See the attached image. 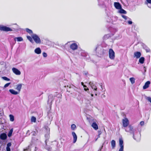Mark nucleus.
Masks as SVG:
<instances>
[{
  "mask_svg": "<svg viewBox=\"0 0 151 151\" xmlns=\"http://www.w3.org/2000/svg\"><path fill=\"white\" fill-rule=\"evenodd\" d=\"M10 117V120L11 121L13 122L14 120V116L12 114H10L9 115Z\"/></svg>",
  "mask_w": 151,
  "mask_h": 151,
  "instance_id": "nucleus-29",
  "label": "nucleus"
},
{
  "mask_svg": "<svg viewBox=\"0 0 151 151\" xmlns=\"http://www.w3.org/2000/svg\"><path fill=\"white\" fill-rule=\"evenodd\" d=\"M145 61V58L143 57H142L139 60V62L141 64L144 63Z\"/></svg>",
  "mask_w": 151,
  "mask_h": 151,
  "instance_id": "nucleus-28",
  "label": "nucleus"
},
{
  "mask_svg": "<svg viewBox=\"0 0 151 151\" xmlns=\"http://www.w3.org/2000/svg\"><path fill=\"white\" fill-rule=\"evenodd\" d=\"M68 42L67 43H66V44H65V45H66V44H67L68 43H69V42Z\"/></svg>",
  "mask_w": 151,
  "mask_h": 151,
  "instance_id": "nucleus-63",
  "label": "nucleus"
},
{
  "mask_svg": "<svg viewBox=\"0 0 151 151\" xmlns=\"http://www.w3.org/2000/svg\"><path fill=\"white\" fill-rule=\"evenodd\" d=\"M98 2H99V5H100V4H99V1L98 0Z\"/></svg>",
  "mask_w": 151,
  "mask_h": 151,
  "instance_id": "nucleus-64",
  "label": "nucleus"
},
{
  "mask_svg": "<svg viewBox=\"0 0 151 151\" xmlns=\"http://www.w3.org/2000/svg\"><path fill=\"white\" fill-rule=\"evenodd\" d=\"M150 81H148L146 82L145 85L143 86V89H145L148 88L149 86V85L150 84Z\"/></svg>",
  "mask_w": 151,
  "mask_h": 151,
  "instance_id": "nucleus-20",
  "label": "nucleus"
},
{
  "mask_svg": "<svg viewBox=\"0 0 151 151\" xmlns=\"http://www.w3.org/2000/svg\"><path fill=\"white\" fill-rule=\"evenodd\" d=\"M100 137V135H99V134L98 135V137Z\"/></svg>",
  "mask_w": 151,
  "mask_h": 151,
  "instance_id": "nucleus-61",
  "label": "nucleus"
},
{
  "mask_svg": "<svg viewBox=\"0 0 151 151\" xmlns=\"http://www.w3.org/2000/svg\"><path fill=\"white\" fill-rule=\"evenodd\" d=\"M6 151H11V150L10 147H6Z\"/></svg>",
  "mask_w": 151,
  "mask_h": 151,
  "instance_id": "nucleus-47",
  "label": "nucleus"
},
{
  "mask_svg": "<svg viewBox=\"0 0 151 151\" xmlns=\"http://www.w3.org/2000/svg\"><path fill=\"white\" fill-rule=\"evenodd\" d=\"M50 113H48V116H49L50 115Z\"/></svg>",
  "mask_w": 151,
  "mask_h": 151,
  "instance_id": "nucleus-59",
  "label": "nucleus"
},
{
  "mask_svg": "<svg viewBox=\"0 0 151 151\" xmlns=\"http://www.w3.org/2000/svg\"><path fill=\"white\" fill-rule=\"evenodd\" d=\"M150 50L149 49L146 50V51L147 52H150Z\"/></svg>",
  "mask_w": 151,
  "mask_h": 151,
  "instance_id": "nucleus-55",
  "label": "nucleus"
},
{
  "mask_svg": "<svg viewBox=\"0 0 151 151\" xmlns=\"http://www.w3.org/2000/svg\"><path fill=\"white\" fill-rule=\"evenodd\" d=\"M88 121L90 124L91 123H93L92 122H95L94 119H88Z\"/></svg>",
  "mask_w": 151,
  "mask_h": 151,
  "instance_id": "nucleus-38",
  "label": "nucleus"
},
{
  "mask_svg": "<svg viewBox=\"0 0 151 151\" xmlns=\"http://www.w3.org/2000/svg\"><path fill=\"white\" fill-rule=\"evenodd\" d=\"M127 22L129 24H132V22L131 21H128Z\"/></svg>",
  "mask_w": 151,
  "mask_h": 151,
  "instance_id": "nucleus-46",
  "label": "nucleus"
},
{
  "mask_svg": "<svg viewBox=\"0 0 151 151\" xmlns=\"http://www.w3.org/2000/svg\"><path fill=\"white\" fill-rule=\"evenodd\" d=\"M98 133H99V135H100L101 134V131H99Z\"/></svg>",
  "mask_w": 151,
  "mask_h": 151,
  "instance_id": "nucleus-53",
  "label": "nucleus"
},
{
  "mask_svg": "<svg viewBox=\"0 0 151 151\" xmlns=\"http://www.w3.org/2000/svg\"><path fill=\"white\" fill-rule=\"evenodd\" d=\"M7 138V136L6 134L5 133H2L0 135V138L2 140H5Z\"/></svg>",
  "mask_w": 151,
  "mask_h": 151,
  "instance_id": "nucleus-14",
  "label": "nucleus"
},
{
  "mask_svg": "<svg viewBox=\"0 0 151 151\" xmlns=\"http://www.w3.org/2000/svg\"><path fill=\"white\" fill-rule=\"evenodd\" d=\"M12 145V144L11 142H9L7 144V147H10Z\"/></svg>",
  "mask_w": 151,
  "mask_h": 151,
  "instance_id": "nucleus-42",
  "label": "nucleus"
},
{
  "mask_svg": "<svg viewBox=\"0 0 151 151\" xmlns=\"http://www.w3.org/2000/svg\"><path fill=\"white\" fill-rule=\"evenodd\" d=\"M89 84L91 86V87L92 86H93L94 85V84L93 82L91 81L89 82Z\"/></svg>",
  "mask_w": 151,
  "mask_h": 151,
  "instance_id": "nucleus-44",
  "label": "nucleus"
},
{
  "mask_svg": "<svg viewBox=\"0 0 151 151\" xmlns=\"http://www.w3.org/2000/svg\"><path fill=\"white\" fill-rule=\"evenodd\" d=\"M91 126L95 130H97L98 129V126L95 122H93Z\"/></svg>",
  "mask_w": 151,
  "mask_h": 151,
  "instance_id": "nucleus-16",
  "label": "nucleus"
},
{
  "mask_svg": "<svg viewBox=\"0 0 151 151\" xmlns=\"http://www.w3.org/2000/svg\"><path fill=\"white\" fill-rule=\"evenodd\" d=\"M45 128L46 130L47 131V134L45 135V136L46 137H47V138H48L49 136L50 129L47 126L45 127Z\"/></svg>",
  "mask_w": 151,
  "mask_h": 151,
  "instance_id": "nucleus-17",
  "label": "nucleus"
},
{
  "mask_svg": "<svg viewBox=\"0 0 151 151\" xmlns=\"http://www.w3.org/2000/svg\"><path fill=\"white\" fill-rule=\"evenodd\" d=\"M27 39L31 42H33L32 38L30 36H27Z\"/></svg>",
  "mask_w": 151,
  "mask_h": 151,
  "instance_id": "nucleus-34",
  "label": "nucleus"
},
{
  "mask_svg": "<svg viewBox=\"0 0 151 151\" xmlns=\"http://www.w3.org/2000/svg\"><path fill=\"white\" fill-rule=\"evenodd\" d=\"M119 12L120 14H127V12L124 9H122V7L121 8L119 9Z\"/></svg>",
  "mask_w": 151,
  "mask_h": 151,
  "instance_id": "nucleus-25",
  "label": "nucleus"
},
{
  "mask_svg": "<svg viewBox=\"0 0 151 151\" xmlns=\"http://www.w3.org/2000/svg\"><path fill=\"white\" fill-rule=\"evenodd\" d=\"M125 128L124 129L125 131L132 134H133V138L134 139L137 141L140 140L141 137L140 133L139 131H137L136 129H134L133 127L131 125Z\"/></svg>",
  "mask_w": 151,
  "mask_h": 151,
  "instance_id": "nucleus-1",
  "label": "nucleus"
},
{
  "mask_svg": "<svg viewBox=\"0 0 151 151\" xmlns=\"http://www.w3.org/2000/svg\"><path fill=\"white\" fill-rule=\"evenodd\" d=\"M144 4L147 5L149 8H151V0H146Z\"/></svg>",
  "mask_w": 151,
  "mask_h": 151,
  "instance_id": "nucleus-15",
  "label": "nucleus"
},
{
  "mask_svg": "<svg viewBox=\"0 0 151 151\" xmlns=\"http://www.w3.org/2000/svg\"><path fill=\"white\" fill-rule=\"evenodd\" d=\"M42 55H43V56L45 58L47 56V54L45 52H43L42 53Z\"/></svg>",
  "mask_w": 151,
  "mask_h": 151,
  "instance_id": "nucleus-41",
  "label": "nucleus"
},
{
  "mask_svg": "<svg viewBox=\"0 0 151 151\" xmlns=\"http://www.w3.org/2000/svg\"><path fill=\"white\" fill-rule=\"evenodd\" d=\"M146 99H147L148 101H149L151 103V97H146Z\"/></svg>",
  "mask_w": 151,
  "mask_h": 151,
  "instance_id": "nucleus-39",
  "label": "nucleus"
},
{
  "mask_svg": "<svg viewBox=\"0 0 151 151\" xmlns=\"http://www.w3.org/2000/svg\"><path fill=\"white\" fill-rule=\"evenodd\" d=\"M102 47L101 46H98L96 48V52L98 53L101 54L102 53V50L101 49Z\"/></svg>",
  "mask_w": 151,
  "mask_h": 151,
  "instance_id": "nucleus-12",
  "label": "nucleus"
},
{
  "mask_svg": "<svg viewBox=\"0 0 151 151\" xmlns=\"http://www.w3.org/2000/svg\"><path fill=\"white\" fill-rule=\"evenodd\" d=\"M141 53L139 52H136L134 53V57L136 58H138L140 57L141 56Z\"/></svg>",
  "mask_w": 151,
  "mask_h": 151,
  "instance_id": "nucleus-18",
  "label": "nucleus"
},
{
  "mask_svg": "<svg viewBox=\"0 0 151 151\" xmlns=\"http://www.w3.org/2000/svg\"><path fill=\"white\" fill-rule=\"evenodd\" d=\"M81 85L83 86L84 85V83L83 82H81Z\"/></svg>",
  "mask_w": 151,
  "mask_h": 151,
  "instance_id": "nucleus-58",
  "label": "nucleus"
},
{
  "mask_svg": "<svg viewBox=\"0 0 151 151\" xmlns=\"http://www.w3.org/2000/svg\"><path fill=\"white\" fill-rule=\"evenodd\" d=\"M123 127H127L129 124V121L128 119L127 118L123 119L122 120Z\"/></svg>",
  "mask_w": 151,
  "mask_h": 151,
  "instance_id": "nucleus-8",
  "label": "nucleus"
},
{
  "mask_svg": "<svg viewBox=\"0 0 151 151\" xmlns=\"http://www.w3.org/2000/svg\"><path fill=\"white\" fill-rule=\"evenodd\" d=\"M91 88H92V89H93L94 88H96V86L95 85H93V86H91Z\"/></svg>",
  "mask_w": 151,
  "mask_h": 151,
  "instance_id": "nucleus-49",
  "label": "nucleus"
},
{
  "mask_svg": "<svg viewBox=\"0 0 151 151\" xmlns=\"http://www.w3.org/2000/svg\"><path fill=\"white\" fill-rule=\"evenodd\" d=\"M16 39L17 40V41L18 42H20L23 40V38L21 37H18L15 38L14 40L15 41H16Z\"/></svg>",
  "mask_w": 151,
  "mask_h": 151,
  "instance_id": "nucleus-26",
  "label": "nucleus"
},
{
  "mask_svg": "<svg viewBox=\"0 0 151 151\" xmlns=\"http://www.w3.org/2000/svg\"><path fill=\"white\" fill-rule=\"evenodd\" d=\"M22 85H23L22 84H19L16 86V89L19 91V92L20 91Z\"/></svg>",
  "mask_w": 151,
  "mask_h": 151,
  "instance_id": "nucleus-23",
  "label": "nucleus"
},
{
  "mask_svg": "<svg viewBox=\"0 0 151 151\" xmlns=\"http://www.w3.org/2000/svg\"><path fill=\"white\" fill-rule=\"evenodd\" d=\"M26 30L27 32L29 33V34H31L33 33L32 31L28 28H26Z\"/></svg>",
  "mask_w": 151,
  "mask_h": 151,
  "instance_id": "nucleus-31",
  "label": "nucleus"
},
{
  "mask_svg": "<svg viewBox=\"0 0 151 151\" xmlns=\"http://www.w3.org/2000/svg\"><path fill=\"white\" fill-rule=\"evenodd\" d=\"M94 93H95V95L96 96L97 95V93L96 91H94Z\"/></svg>",
  "mask_w": 151,
  "mask_h": 151,
  "instance_id": "nucleus-57",
  "label": "nucleus"
},
{
  "mask_svg": "<svg viewBox=\"0 0 151 151\" xmlns=\"http://www.w3.org/2000/svg\"><path fill=\"white\" fill-rule=\"evenodd\" d=\"M109 58L112 60L114 59L115 57V52L112 49H110L109 51Z\"/></svg>",
  "mask_w": 151,
  "mask_h": 151,
  "instance_id": "nucleus-3",
  "label": "nucleus"
},
{
  "mask_svg": "<svg viewBox=\"0 0 151 151\" xmlns=\"http://www.w3.org/2000/svg\"><path fill=\"white\" fill-rule=\"evenodd\" d=\"M71 129L73 130H74L76 128V126L75 124H72L71 125Z\"/></svg>",
  "mask_w": 151,
  "mask_h": 151,
  "instance_id": "nucleus-35",
  "label": "nucleus"
},
{
  "mask_svg": "<svg viewBox=\"0 0 151 151\" xmlns=\"http://www.w3.org/2000/svg\"><path fill=\"white\" fill-rule=\"evenodd\" d=\"M81 56L83 57V58L86 60H89V56L88 53L84 51H82L81 53Z\"/></svg>",
  "mask_w": 151,
  "mask_h": 151,
  "instance_id": "nucleus-5",
  "label": "nucleus"
},
{
  "mask_svg": "<svg viewBox=\"0 0 151 151\" xmlns=\"http://www.w3.org/2000/svg\"><path fill=\"white\" fill-rule=\"evenodd\" d=\"M0 30L6 32L11 31H12V30L9 27L2 25H0Z\"/></svg>",
  "mask_w": 151,
  "mask_h": 151,
  "instance_id": "nucleus-4",
  "label": "nucleus"
},
{
  "mask_svg": "<svg viewBox=\"0 0 151 151\" xmlns=\"http://www.w3.org/2000/svg\"><path fill=\"white\" fill-rule=\"evenodd\" d=\"M70 47L71 49L74 50L78 49V46L76 43H73L70 45Z\"/></svg>",
  "mask_w": 151,
  "mask_h": 151,
  "instance_id": "nucleus-10",
  "label": "nucleus"
},
{
  "mask_svg": "<svg viewBox=\"0 0 151 151\" xmlns=\"http://www.w3.org/2000/svg\"><path fill=\"white\" fill-rule=\"evenodd\" d=\"M2 78L5 81H9L10 80L9 78H8L6 77H2Z\"/></svg>",
  "mask_w": 151,
  "mask_h": 151,
  "instance_id": "nucleus-36",
  "label": "nucleus"
},
{
  "mask_svg": "<svg viewBox=\"0 0 151 151\" xmlns=\"http://www.w3.org/2000/svg\"><path fill=\"white\" fill-rule=\"evenodd\" d=\"M84 90L86 91H88L89 90V89L88 88H84Z\"/></svg>",
  "mask_w": 151,
  "mask_h": 151,
  "instance_id": "nucleus-51",
  "label": "nucleus"
},
{
  "mask_svg": "<svg viewBox=\"0 0 151 151\" xmlns=\"http://www.w3.org/2000/svg\"><path fill=\"white\" fill-rule=\"evenodd\" d=\"M83 87L84 88H86V87H87V86H86V85H84V86H83Z\"/></svg>",
  "mask_w": 151,
  "mask_h": 151,
  "instance_id": "nucleus-56",
  "label": "nucleus"
},
{
  "mask_svg": "<svg viewBox=\"0 0 151 151\" xmlns=\"http://www.w3.org/2000/svg\"><path fill=\"white\" fill-rule=\"evenodd\" d=\"M31 121L32 122H35L36 121V118L35 117L32 116L31 117Z\"/></svg>",
  "mask_w": 151,
  "mask_h": 151,
  "instance_id": "nucleus-32",
  "label": "nucleus"
},
{
  "mask_svg": "<svg viewBox=\"0 0 151 151\" xmlns=\"http://www.w3.org/2000/svg\"><path fill=\"white\" fill-rule=\"evenodd\" d=\"M32 37L35 42L37 44H40L41 41L38 36L36 34H33L32 35Z\"/></svg>",
  "mask_w": 151,
  "mask_h": 151,
  "instance_id": "nucleus-2",
  "label": "nucleus"
},
{
  "mask_svg": "<svg viewBox=\"0 0 151 151\" xmlns=\"http://www.w3.org/2000/svg\"><path fill=\"white\" fill-rule=\"evenodd\" d=\"M12 70L13 72L16 75H19L21 74V73L20 71L17 68H13Z\"/></svg>",
  "mask_w": 151,
  "mask_h": 151,
  "instance_id": "nucleus-9",
  "label": "nucleus"
},
{
  "mask_svg": "<svg viewBox=\"0 0 151 151\" xmlns=\"http://www.w3.org/2000/svg\"><path fill=\"white\" fill-rule=\"evenodd\" d=\"M35 52L36 54H39L41 53V50L40 47H37L36 48L35 50Z\"/></svg>",
  "mask_w": 151,
  "mask_h": 151,
  "instance_id": "nucleus-21",
  "label": "nucleus"
},
{
  "mask_svg": "<svg viewBox=\"0 0 151 151\" xmlns=\"http://www.w3.org/2000/svg\"><path fill=\"white\" fill-rule=\"evenodd\" d=\"M111 145L113 149L114 148L116 145V142L115 140H113L111 141Z\"/></svg>",
  "mask_w": 151,
  "mask_h": 151,
  "instance_id": "nucleus-27",
  "label": "nucleus"
},
{
  "mask_svg": "<svg viewBox=\"0 0 151 151\" xmlns=\"http://www.w3.org/2000/svg\"><path fill=\"white\" fill-rule=\"evenodd\" d=\"M52 95H50L48 97V100L47 101V104L49 105H51L52 102L53 100L54 99V97Z\"/></svg>",
  "mask_w": 151,
  "mask_h": 151,
  "instance_id": "nucleus-7",
  "label": "nucleus"
},
{
  "mask_svg": "<svg viewBox=\"0 0 151 151\" xmlns=\"http://www.w3.org/2000/svg\"><path fill=\"white\" fill-rule=\"evenodd\" d=\"M107 35H105L104 37V38H105L106 36H107Z\"/></svg>",
  "mask_w": 151,
  "mask_h": 151,
  "instance_id": "nucleus-62",
  "label": "nucleus"
},
{
  "mask_svg": "<svg viewBox=\"0 0 151 151\" xmlns=\"http://www.w3.org/2000/svg\"><path fill=\"white\" fill-rule=\"evenodd\" d=\"M112 16L110 14H107L106 16L107 21L109 22H112Z\"/></svg>",
  "mask_w": 151,
  "mask_h": 151,
  "instance_id": "nucleus-13",
  "label": "nucleus"
},
{
  "mask_svg": "<svg viewBox=\"0 0 151 151\" xmlns=\"http://www.w3.org/2000/svg\"><path fill=\"white\" fill-rule=\"evenodd\" d=\"M104 144L103 143L102 145L100 147L99 149L98 150V151H101L102 150V149L103 148V145Z\"/></svg>",
  "mask_w": 151,
  "mask_h": 151,
  "instance_id": "nucleus-43",
  "label": "nucleus"
},
{
  "mask_svg": "<svg viewBox=\"0 0 151 151\" xmlns=\"http://www.w3.org/2000/svg\"><path fill=\"white\" fill-rule=\"evenodd\" d=\"M72 134L73 137V143H75L76 142L77 138V135L74 132H73Z\"/></svg>",
  "mask_w": 151,
  "mask_h": 151,
  "instance_id": "nucleus-19",
  "label": "nucleus"
},
{
  "mask_svg": "<svg viewBox=\"0 0 151 151\" xmlns=\"http://www.w3.org/2000/svg\"><path fill=\"white\" fill-rule=\"evenodd\" d=\"M90 94L91 96H92V97L93 96V94L91 93Z\"/></svg>",
  "mask_w": 151,
  "mask_h": 151,
  "instance_id": "nucleus-60",
  "label": "nucleus"
},
{
  "mask_svg": "<svg viewBox=\"0 0 151 151\" xmlns=\"http://www.w3.org/2000/svg\"><path fill=\"white\" fill-rule=\"evenodd\" d=\"M10 84H11L10 83H6V84H5L4 85V88H6L7 87H8L10 85Z\"/></svg>",
  "mask_w": 151,
  "mask_h": 151,
  "instance_id": "nucleus-40",
  "label": "nucleus"
},
{
  "mask_svg": "<svg viewBox=\"0 0 151 151\" xmlns=\"http://www.w3.org/2000/svg\"><path fill=\"white\" fill-rule=\"evenodd\" d=\"M115 7L117 9H119L121 8L122 6L120 3L118 2H115L114 3Z\"/></svg>",
  "mask_w": 151,
  "mask_h": 151,
  "instance_id": "nucleus-11",
  "label": "nucleus"
},
{
  "mask_svg": "<svg viewBox=\"0 0 151 151\" xmlns=\"http://www.w3.org/2000/svg\"><path fill=\"white\" fill-rule=\"evenodd\" d=\"M130 81L132 84H134L135 83V79L133 77L129 79Z\"/></svg>",
  "mask_w": 151,
  "mask_h": 151,
  "instance_id": "nucleus-30",
  "label": "nucleus"
},
{
  "mask_svg": "<svg viewBox=\"0 0 151 151\" xmlns=\"http://www.w3.org/2000/svg\"><path fill=\"white\" fill-rule=\"evenodd\" d=\"M122 16L125 20H127L128 19H129L130 20L131 19L130 18H129V17H127V16L125 15H122Z\"/></svg>",
  "mask_w": 151,
  "mask_h": 151,
  "instance_id": "nucleus-37",
  "label": "nucleus"
},
{
  "mask_svg": "<svg viewBox=\"0 0 151 151\" xmlns=\"http://www.w3.org/2000/svg\"><path fill=\"white\" fill-rule=\"evenodd\" d=\"M36 134V132H33V134H32L33 135H35Z\"/></svg>",
  "mask_w": 151,
  "mask_h": 151,
  "instance_id": "nucleus-52",
  "label": "nucleus"
},
{
  "mask_svg": "<svg viewBox=\"0 0 151 151\" xmlns=\"http://www.w3.org/2000/svg\"><path fill=\"white\" fill-rule=\"evenodd\" d=\"M119 146L120 148L119 150V151H123L124 145H123V141L122 139L120 138L119 139Z\"/></svg>",
  "mask_w": 151,
  "mask_h": 151,
  "instance_id": "nucleus-6",
  "label": "nucleus"
},
{
  "mask_svg": "<svg viewBox=\"0 0 151 151\" xmlns=\"http://www.w3.org/2000/svg\"><path fill=\"white\" fill-rule=\"evenodd\" d=\"M83 74L85 75L86 76H87L88 74V72L87 71H84L83 72Z\"/></svg>",
  "mask_w": 151,
  "mask_h": 151,
  "instance_id": "nucleus-45",
  "label": "nucleus"
},
{
  "mask_svg": "<svg viewBox=\"0 0 151 151\" xmlns=\"http://www.w3.org/2000/svg\"><path fill=\"white\" fill-rule=\"evenodd\" d=\"M12 132H13V129H11L9 131V132L8 133V136L9 137H10L12 136Z\"/></svg>",
  "mask_w": 151,
  "mask_h": 151,
  "instance_id": "nucleus-33",
  "label": "nucleus"
},
{
  "mask_svg": "<svg viewBox=\"0 0 151 151\" xmlns=\"http://www.w3.org/2000/svg\"><path fill=\"white\" fill-rule=\"evenodd\" d=\"M97 88L96 87V88H94L93 89V90L94 91H97Z\"/></svg>",
  "mask_w": 151,
  "mask_h": 151,
  "instance_id": "nucleus-54",
  "label": "nucleus"
},
{
  "mask_svg": "<svg viewBox=\"0 0 151 151\" xmlns=\"http://www.w3.org/2000/svg\"><path fill=\"white\" fill-rule=\"evenodd\" d=\"M47 139L45 141V142L46 146L45 147V148L48 151H51L52 150V148L49 146L47 145V142H46Z\"/></svg>",
  "mask_w": 151,
  "mask_h": 151,
  "instance_id": "nucleus-24",
  "label": "nucleus"
},
{
  "mask_svg": "<svg viewBox=\"0 0 151 151\" xmlns=\"http://www.w3.org/2000/svg\"><path fill=\"white\" fill-rule=\"evenodd\" d=\"M9 91L11 94L15 95H17L19 93L13 89H9Z\"/></svg>",
  "mask_w": 151,
  "mask_h": 151,
  "instance_id": "nucleus-22",
  "label": "nucleus"
},
{
  "mask_svg": "<svg viewBox=\"0 0 151 151\" xmlns=\"http://www.w3.org/2000/svg\"><path fill=\"white\" fill-rule=\"evenodd\" d=\"M140 124L141 126H143L144 125V121H141L140 122Z\"/></svg>",
  "mask_w": 151,
  "mask_h": 151,
  "instance_id": "nucleus-48",
  "label": "nucleus"
},
{
  "mask_svg": "<svg viewBox=\"0 0 151 151\" xmlns=\"http://www.w3.org/2000/svg\"><path fill=\"white\" fill-rule=\"evenodd\" d=\"M143 70H144V72L145 73L146 71V67H145V66H144L143 67Z\"/></svg>",
  "mask_w": 151,
  "mask_h": 151,
  "instance_id": "nucleus-50",
  "label": "nucleus"
}]
</instances>
